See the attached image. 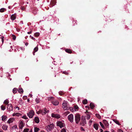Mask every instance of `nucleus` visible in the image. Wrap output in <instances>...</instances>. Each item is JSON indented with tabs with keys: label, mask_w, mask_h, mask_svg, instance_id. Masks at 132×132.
I'll list each match as a JSON object with an SVG mask.
<instances>
[{
	"label": "nucleus",
	"mask_w": 132,
	"mask_h": 132,
	"mask_svg": "<svg viewBox=\"0 0 132 132\" xmlns=\"http://www.w3.org/2000/svg\"><path fill=\"white\" fill-rule=\"evenodd\" d=\"M62 107L64 110H68L69 107V104L67 101H64L62 103Z\"/></svg>",
	"instance_id": "f257e3e1"
},
{
	"label": "nucleus",
	"mask_w": 132,
	"mask_h": 132,
	"mask_svg": "<svg viewBox=\"0 0 132 132\" xmlns=\"http://www.w3.org/2000/svg\"><path fill=\"white\" fill-rule=\"evenodd\" d=\"M75 120L76 123L78 124L80 120V115L78 113L75 114Z\"/></svg>",
	"instance_id": "f03ea898"
},
{
	"label": "nucleus",
	"mask_w": 132,
	"mask_h": 132,
	"mask_svg": "<svg viewBox=\"0 0 132 132\" xmlns=\"http://www.w3.org/2000/svg\"><path fill=\"white\" fill-rule=\"evenodd\" d=\"M27 114L30 118H32L34 115V111L32 110H31L29 113H27Z\"/></svg>",
	"instance_id": "7ed1b4c3"
},
{
	"label": "nucleus",
	"mask_w": 132,
	"mask_h": 132,
	"mask_svg": "<svg viewBox=\"0 0 132 132\" xmlns=\"http://www.w3.org/2000/svg\"><path fill=\"white\" fill-rule=\"evenodd\" d=\"M57 125L59 127L61 128L63 127L64 125V123L62 122L58 121L56 123Z\"/></svg>",
	"instance_id": "20e7f679"
},
{
	"label": "nucleus",
	"mask_w": 132,
	"mask_h": 132,
	"mask_svg": "<svg viewBox=\"0 0 132 132\" xmlns=\"http://www.w3.org/2000/svg\"><path fill=\"white\" fill-rule=\"evenodd\" d=\"M53 128V124H51L48 125L46 128V129L48 131H51Z\"/></svg>",
	"instance_id": "39448f33"
},
{
	"label": "nucleus",
	"mask_w": 132,
	"mask_h": 132,
	"mask_svg": "<svg viewBox=\"0 0 132 132\" xmlns=\"http://www.w3.org/2000/svg\"><path fill=\"white\" fill-rule=\"evenodd\" d=\"M68 119L69 121L72 123L73 122V115L72 114H71L68 116Z\"/></svg>",
	"instance_id": "423d86ee"
},
{
	"label": "nucleus",
	"mask_w": 132,
	"mask_h": 132,
	"mask_svg": "<svg viewBox=\"0 0 132 132\" xmlns=\"http://www.w3.org/2000/svg\"><path fill=\"white\" fill-rule=\"evenodd\" d=\"M51 116L52 117L57 119H59L60 118V115L58 114H55L52 113L51 114Z\"/></svg>",
	"instance_id": "0eeeda50"
},
{
	"label": "nucleus",
	"mask_w": 132,
	"mask_h": 132,
	"mask_svg": "<svg viewBox=\"0 0 132 132\" xmlns=\"http://www.w3.org/2000/svg\"><path fill=\"white\" fill-rule=\"evenodd\" d=\"M7 109L9 111L13 110V108L11 104H8L7 106Z\"/></svg>",
	"instance_id": "6e6552de"
},
{
	"label": "nucleus",
	"mask_w": 132,
	"mask_h": 132,
	"mask_svg": "<svg viewBox=\"0 0 132 132\" xmlns=\"http://www.w3.org/2000/svg\"><path fill=\"white\" fill-rule=\"evenodd\" d=\"M52 103L54 105L56 106L58 105L59 102L57 101L54 100L52 101Z\"/></svg>",
	"instance_id": "1a4fd4ad"
},
{
	"label": "nucleus",
	"mask_w": 132,
	"mask_h": 132,
	"mask_svg": "<svg viewBox=\"0 0 132 132\" xmlns=\"http://www.w3.org/2000/svg\"><path fill=\"white\" fill-rule=\"evenodd\" d=\"M23 126L24 124L23 122L22 121H20L19 125V128L20 129H22Z\"/></svg>",
	"instance_id": "9d476101"
},
{
	"label": "nucleus",
	"mask_w": 132,
	"mask_h": 132,
	"mask_svg": "<svg viewBox=\"0 0 132 132\" xmlns=\"http://www.w3.org/2000/svg\"><path fill=\"white\" fill-rule=\"evenodd\" d=\"M103 121V123L105 127H107L109 126V124L108 122L105 120H104Z\"/></svg>",
	"instance_id": "9b49d317"
},
{
	"label": "nucleus",
	"mask_w": 132,
	"mask_h": 132,
	"mask_svg": "<svg viewBox=\"0 0 132 132\" xmlns=\"http://www.w3.org/2000/svg\"><path fill=\"white\" fill-rule=\"evenodd\" d=\"M81 121L85 124L86 123V122L85 119V117L84 116H82V117Z\"/></svg>",
	"instance_id": "f8f14e48"
},
{
	"label": "nucleus",
	"mask_w": 132,
	"mask_h": 132,
	"mask_svg": "<svg viewBox=\"0 0 132 132\" xmlns=\"http://www.w3.org/2000/svg\"><path fill=\"white\" fill-rule=\"evenodd\" d=\"M34 121L36 123H38L39 122V118L38 117H35L34 118Z\"/></svg>",
	"instance_id": "ddd939ff"
},
{
	"label": "nucleus",
	"mask_w": 132,
	"mask_h": 132,
	"mask_svg": "<svg viewBox=\"0 0 132 132\" xmlns=\"http://www.w3.org/2000/svg\"><path fill=\"white\" fill-rule=\"evenodd\" d=\"M47 112L46 110L45 109H44L43 110H41V114L42 115H44Z\"/></svg>",
	"instance_id": "4468645a"
},
{
	"label": "nucleus",
	"mask_w": 132,
	"mask_h": 132,
	"mask_svg": "<svg viewBox=\"0 0 132 132\" xmlns=\"http://www.w3.org/2000/svg\"><path fill=\"white\" fill-rule=\"evenodd\" d=\"M89 106L92 109H93L95 107V105L92 102H91L90 103Z\"/></svg>",
	"instance_id": "2eb2a0df"
},
{
	"label": "nucleus",
	"mask_w": 132,
	"mask_h": 132,
	"mask_svg": "<svg viewBox=\"0 0 132 132\" xmlns=\"http://www.w3.org/2000/svg\"><path fill=\"white\" fill-rule=\"evenodd\" d=\"M16 18V16L14 14H12L11 17V19L13 20H14Z\"/></svg>",
	"instance_id": "dca6fc26"
},
{
	"label": "nucleus",
	"mask_w": 132,
	"mask_h": 132,
	"mask_svg": "<svg viewBox=\"0 0 132 132\" xmlns=\"http://www.w3.org/2000/svg\"><path fill=\"white\" fill-rule=\"evenodd\" d=\"M14 119H13L11 118L9 119V120L7 121V122L9 123H11L12 122L14 121Z\"/></svg>",
	"instance_id": "f3484780"
},
{
	"label": "nucleus",
	"mask_w": 132,
	"mask_h": 132,
	"mask_svg": "<svg viewBox=\"0 0 132 132\" xmlns=\"http://www.w3.org/2000/svg\"><path fill=\"white\" fill-rule=\"evenodd\" d=\"M94 128L96 130H97L98 129V125L97 124L94 123Z\"/></svg>",
	"instance_id": "a211bd4d"
},
{
	"label": "nucleus",
	"mask_w": 132,
	"mask_h": 132,
	"mask_svg": "<svg viewBox=\"0 0 132 132\" xmlns=\"http://www.w3.org/2000/svg\"><path fill=\"white\" fill-rule=\"evenodd\" d=\"M65 51L66 52L69 53H71L72 52V51L71 50L68 49H66Z\"/></svg>",
	"instance_id": "6ab92c4d"
},
{
	"label": "nucleus",
	"mask_w": 132,
	"mask_h": 132,
	"mask_svg": "<svg viewBox=\"0 0 132 132\" xmlns=\"http://www.w3.org/2000/svg\"><path fill=\"white\" fill-rule=\"evenodd\" d=\"M7 128V126L6 125H4L2 127V128L4 130H6Z\"/></svg>",
	"instance_id": "aec40b11"
},
{
	"label": "nucleus",
	"mask_w": 132,
	"mask_h": 132,
	"mask_svg": "<svg viewBox=\"0 0 132 132\" xmlns=\"http://www.w3.org/2000/svg\"><path fill=\"white\" fill-rule=\"evenodd\" d=\"M18 91L19 93L21 94L23 93V90L22 88H19Z\"/></svg>",
	"instance_id": "412c9836"
},
{
	"label": "nucleus",
	"mask_w": 132,
	"mask_h": 132,
	"mask_svg": "<svg viewBox=\"0 0 132 132\" xmlns=\"http://www.w3.org/2000/svg\"><path fill=\"white\" fill-rule=\"evenodd\" d=\"M88 102V101L87 100L85 99L83 100L82 101V103L84 104H86Z\"/></svg>",
	"instance_id": "4be33fe9"
},
{
	"label": "nucleus",
	"mask_w": 132,
	"mask_h": 132,
	"mask_svg": "<svg viewBox=\"0 0 132 132\" xmlns=\"http://www.w3.org/2000/svg\"><path fill=\"white\" fill-rule=\"evenodd\" d=\"M18 90V89L16 88H14L13 89V93L14 94H15L16 93L17 90Z\"/></svg>",
	"instance_id": "5701e85b"
},
{
	"label": "nucleus",
	"mask_w": 132,
	"mask_h": 132,
	"mask_svg": "<svg viewBox=\"0 0 132 132\" xmlns=\"http://www.w3.org/2000/svg\"><path fill=\"white\" fill-rule=\"evenodd\" d=\"M7 118V117L5 116H3L2 117V120L4 121Z\"/></svg>",
	"instance_id": "b1692460"
},
{
	"label": "nucleus",
	"mask_w": 132,
	"mask_h": 132,
	"mask_svg": "<svg viewBox=\"0 0 132 132\" xmlns=\"http://www.w3.org/2000/svg\"><path fill=\"white\" fill-rule=\"evenodd\" d=\"M113 121L117 124H118V125H120V124L119 123V121L116 119H114L113 120Z\"/></svg>",
	"instance_id": "393cba45"
},
{
	"label": "nucleus",
	"mask_w": 132,
	"mask_h": 132,
	"mask_svg": "<svg viewBox=\"0 0 132 132\" xmlns=\"http://www.w3.org/2000/svg\"><path fill=\"white\" fill-rule=\"evenodd\" d=\"M1 108L2 110H4L6 109V106H4L2 105L1 106Z\"/></svg>",
	"instance_id": "a878e982"
},
{
	"label": "nucleus",
	"mask_w": 132,
	"mask_h": 132,
	"mask_svg": "<svg viewBox=\"0 0 132 132\" xmlns=\"http://www.w3.org/2000/svg\"><path fill=\"white\" fill-rule=\"evenodd\" d=\"M39 129L37 127H35L34 128V132H37L39 130Z\"/></svg>",
	"instance_id": "bb28decb"
},
{
	"label": "nucleus",
	"mask_w": 132,
	"mask_h": 132,
	"mask_svg": "<svg viewBox=\"0 0 132 132\" xmlns=\"http://www.w3.org/2000/svg\"><path fill=\"white\" fill-rule=\"evenodd\" d=\"M95 116L98 119H100L101 118V117L100 115L96 113L95 114Z\"/></svg>",
	"instance_id": "cd10ccee"
},
{
	"label": "nucleus",
	"mask_w": 132,
	"mask_h": 132,
	"mask_svg": "<svg viewBox=\"0 0 132 132\" xmlns=\"http://www.w3.org/2000/svg\"><path fill=\"white\" fill-rule=\"evenodd\" d=\"M56 3V2L55 0L52 1L51 3V4L52 5V6L54 5Z\"/></svg>",
	"instance_id": "c85d7f7f"
},
{
	"label": "nucleus",
	"mask_w": 132,
	"mask_h": 132,
	"mask_svg": "<svg viewBox=\"0 0 132 132\" xmlns=\"http://www.w3.org/2000/svg\"><path fill=\"white\" fill-rule=\"evenodd\" d=\"M6 10L4 8H2L0 9V12H3L5 11H6Z\"/></svg>",
	"instance_id": "c756f323"
},
{
	"label": "nucleus",
	"mask_w": 132,
	"mask_h": 132,
	"mask_svg": "<svg viewBox=\"0 0 132 132\" xmlns=\"http://www.w3.org/2000/svg\"><path fill=\"white\" fill-rule=\"evenodd\" d=\"M9 103V101L8 100H6L4 101V103L6 104H7Z\"/></svg>",
	"instance_id": "7c9ffc66"
},
{
	"label": "nucleus",
	"mask_w": 132,
	"mask_h": 132,
	"mask_svg": "<svg viewBox=\"0 0 132 132\" xmlns=\"http://www.w3.org/2000/svg\"><path fill=\"white\" fill-rule=\"evenodd\" d=\"M40 35V33L39 32H36L34 34V36L36 37H38Z\"/></svg>",
	"instance_id": "2f4dec72"
},
{
	"label": "nucleus",
	"mask_w": 132,
	"mask_h": 132,
	"mask_svg": "<svg viewBox=\"0 0 132 132\" xmlns=\"http://www.w3.org/2000/svg\"><path fill=\"white\" fill-rule=\"evenodd\" d=\"M100 123L101 126L102 127V128L103 129H104L105 128V127L103 123L101 122H100Z\"/></svg>",
	"instance_id": "473e14b6"
},
{
	"label": "nucleus",
	"mask_w": 132,
	"mask_h": 132,
	"mask_svg": "<svg viewBox=\"0 0 132 132\" xmlns=\"http://www.w3.org/2000/svg\"><path fill=\"white\" fill-rule=\"evenodd\" d=\"M29 130V129L26 128L24 129L23 132H28Z\"/></svg>",
	"instance_id": "72a5a7b5"
},
{
	"label": "nucleus",
	"mask_w": 132,
	"mask_h": 132,
	"mask_svg": "<svg viewBox=\"0 0 132 132\" xmlns=\"http://www.w3.org/2000/svg\"><path fill=\"white\" fill-rule=\"evenodd\" d=\"M12 39L14 40H15L16 38V36L14 35H12Z\"/></svg>",
	"instance_id": "f704fd0d"
},
{
	"label": "nucleus",
	"mask_w": 132,
	"mask_h": 132,
	"mask_svg": "<svg viewBox=\"0 0 132 132\" xmlns=\"http://www.w3.org/2000/svg\"><path fill=\"white\" fill-rule=\"evenodd\" d=\"M38 48L37 47H36L34 49V51L35 52H37L38 51Z\"/></svg>",
	"instance_id": "c9c22d12"
},
{
	"label": "nucleus",
	"mask_w": 132,
	"mask_h": 132,
	"mask_svg": "<svg viewBox=\"0 0 132 132\" xmlns=\"http://www.w3.org/2000/svg\"><path fill=\"white\" fill-rule=\"evenodd\" d=\"M17 128V126L16 125H15L13 126L12 127V129H14Z\"/></svg>",
	"instance_id": "e433bc0d"
},
{
	"label": "nucleus",
	"mask_w": 132,
	"mask_h": 132,
	"mask_svg": "<svg viewBox=\"0 0 132 132\" xmlns=\"http://www.w3.org/2000/svg\"><path fill=\"white\" fill-rule=\"evenodd\" d=\"M61 132H66V129L64 128H63L62 129Z\"/></svg>",
	"instance_id": "4c0bfd02"
},
{
	"label": "nucleus",
	"mask_w": 132,
	"mask_h": 132,
	"mask_svg": "<svg viewBox=\"0 0 132 132\" xmlns=\"http://www.w3.org/2000/svg\"><path fill=\"white\" fill-rule=\"evenodd\" d=\"M22 118L23 119H27L28 118L26 117V116H23L22 117Z\"/></svg>",
	"instance_id": "58836bf2"
},
{
	"label": "nucleus",
	"mask_w": 132,
	"mask_h": 132,
	"mask_svg": "<svg viewBox=\"0 0 132 132\" xmlns=\"http://www.w3.org/2000/svg\"><path fill=\"white\" fill-rule=\"evenodd\" d=\"M41 110H40L38 111L36 113L37 114H41Z\"/></svg>",
	"instance_id": "ea45409f"
},
{
	"label": "nucleus",
	"mask_w": 132,
	"mask_h": 132,
	"mask_svg": "<svg viewBox=\"0 0 132 132\" xmlns=\"http://www.w3.org/2000/svg\"><path fill=\"white\" fill-rule=\"evenodd\" d=\"M74 108L76 109H77V110H78V109H79V108L78 106H75V105L74 106Z\"/></svg>",
	"instance_id": "a19ab883"
},
{
	"label": "nucleus",
	"mask_w": 132,
	"mask_h": 132,
	"mask_svg": "<svg viewBox=\"0 0 132 132\" xmlns=\"http://www.w3.org/2000/svg\"><path fill=\"white\" fill-rule=\"evenodd\" d=\"M63 73L66 75H69V73L65 71H63Z\"/></svg>",
	"instance_id": "79ce46f5"
},
{
	"label": "nucleus",
	"mask_w": 132,
	"mask_h": 132,
	"mask_svg": "<svg viewBox=\"0 0 132 132\" xmlns=\"http://www.w3.org/2000/svg\"><path fill=\"white\" fill-rule=\"evenodd\" d=\"M80 125L81 126H84L85 124L81 121L80 123Z\"/></svg>",
	"instance_id": "37998d69"
},
{
	"label": "nucleus",
	"mask_w": 132,
	"mask_h": 132,
	"mask_svg": "<svg viewBox=\"0 0 132 132\" xmlns=\"http://www.w3.org/2000/svg\"><path fill=\"white\" fill-rule=\"evenodd\" d=\"M36 102L37 103H38L39 102V100L38 98H36Z\"/></svg>",
	"instance_id": "c03bdc74"
},
{
	"label": "nucleus",
	"mask_w": 132,
	"mask_h": 132,
	"mask_svg": "<svg viewBox=\"0 0 132 132\" xmlns=\"http://www.w3.org/2000/svg\"><path fill=\"white\" fill-rule=\"evenodd\" d=\"M90 118V116L89 115H87V119L88 120Z\"/></svg>",
	"instance_id": "a18cd8bd"
},
{
	"label": "nucleus",
	"mask_w": 132,
	"mask_h": 132,
	"mask_svg": "<svg viewBox=\"0 0 132 132\" xmlns=\"http://www.w3.org/2000/svg\"><path fill=\"white\" fill-rule=\"evenodd\" d=\"M27 97L26 96H24L23 97V99L24 100H26L27 99Z\"/></svg>",
	"instance_id": "49530a36"
},
{
	"label": "nucleus",
	"mask_w": 132,
	"mask_h": 132,
	"mask_svg": "<svg viewBox=\"0 0 132 132\" xmlns=\"http://www.w3.org/2000/svg\"><path fill=\"white\" fill-rule=\"evenodd\" d=\"M21 9L22 10H24L25 9V8L24 6H22L21 7Z\"/></svg>",
	"instance_id": "de8ad7c7"
},
{
	"label": "nucleus",
	"mask_w": 132,
	"mask_h": 132,
	"mask_svg": "<svg viewBox=\"0 0 132 132\" xmlns=\"http://www.w3.org/2000/svg\"><path fill=\"white\" fill-rule=\"evenodd\" d=\"M80 129L81 131H85V130L82 127H81Z\"/></svg>",
	"instance_id": "09e8293b"
},
{
	"label": "nucleus",
	"mask_w": 132,
	"mask_h": 132,
	"mask_svg": "<svg viewBox=\"0 0 132 132\" xmlns=\"http://www.w3.org/2000/svg\"><path fill=\"white\" fill-rule=\"evenodd\" d=\"M4 38V37H1V38H2V42L3 44V43L4 42V39H3Z\"/></svg>",
	"instance_id": "8fccbe9b"
},
{
	"label": "nucleus",
	"mask_w": 132,
	"mask_h": 132,
	"mask_svg": "<svg viewBox=\"0 0 132 132\" xmlns=\"http://www.w3.org/2000/svg\"><path fill=\"white\" fill-rule=\"evenodd\" d=\"M118 132H123L122 130H121V129H119L118 130Z\"/></svg>",
	"instance_id": "3c124183"
},
{
	"label": "nucleus",
	"mask_w": 132,
	"mask_h": 132,
	"mask_svg": "<svg viewBox=\"0 0 132 132\" xmlns=\"http://www.w3.org/2000/svg\"><path fill=\"white\" fill-rule=\"evenodd\" d=\"M59 94L61 95H62L63 94V93L62 92H59Z\"/></svg>",
	"instance_id": "603ef678"
},
{
	"label": "nucleus",
	"mask_w": 132,
	"mask_h": 132,
	"mask_svg": "<svg viewBox=\"0 0 132 132\" xmlns=\"http://www.w3.org/2000/svg\"><path fill=\"white\" fill-rule=\"evenodd\" d=\"M31 37V38L33 40H35V38L34 37H32V36H31L30 35V37Z\"/></svg>",
	"instance_id": "864d4df0"
},
{
	"label": "nucleus",
	"mask_w": 132,
	"mask_h": 132,
	"mask_svg": "<svg viewBox=\"0 0 132 132\" xmlns=\"http://www.w3.org/2000/svg\"><path fill=\"white\" fill-rule=\"evenodd\" d=\"M32 31H31L30 32H27V33L28 34H31L32 33Z\"/></svg>",
	"instance_id": "5fc2aeb1"
},
{
	"label": "nucleus",
	"mask_w": 132,
	"mask_h": 132,
	"mask_svg": "<svg viewBox=\"0 0 132 132\" xmlns=\"http://www.w3.org/2000/svg\"><path fill=\"white\" fill-rule=\"evenodd\" d=\"M86 108H87L88 109H89V107L88 106H85Z\"/></svg>",
	"instance_id": "6e6d98bb"
},
{
	"label": "nucleus",
	"mask_w": 132,
	"mask_h": 132,
	"mask_svg": "<svg viewBox=\"0 0 132 132\" xmlns=\"http://www.w3.org/2000/svg\"><path fill=\"white\" fill-rule=\"evenodd\" d=\"M17 114H18L17 116H19L20 115H21V114H20V113H17Z\"/></svg>",
	"instance_id": "4d7b16f0"
},
{
	"label": "nucleus",
	"mask_w": 132,
	"mask_h": 132,
	"mask_svg": "<svg viewBox=\"0 0 132 132\" xmlns=\"http://www.w3.org/2000/svg\"><path fill=\"white\" fill-rule=\"evenodd\" d=\"M100 132H103V130L102 129H100Z\"/></svg>",
	"instance_id": "13d9d810"
},
{
	"label": "nucleus",
	"mask_w": 132,
	"mask_h": 132,
	"mask_svg": "<svg viewBox=\"0 0 132 132\" xmlns=\"http://www.w3.org/2000/svg\"><path fill=\"white\" fill-rule=\"evenodd\" d=\"M28 43H26L25 44V45H26V46H27L28 45Z\"/></svg>",
	"instance_id": "bf43d9fd"
},
{
	"label": "nucleus",
	"mask_w": 132,
	"mask_h": 132,
	"mask_svg": "<svg viewBox=\"0 0 132 132\" xmlns=\"http://www.w3.org/2000/svg\"><path fill=\"white\" fill-rule=\"evenodd\" d=\"M111 131H112V132H115L114 130L113 129H111Z\"/></svg>",
	"instance_id": "052dcab7"
},
{
	"label": "nucleus",
	"mask_w": 132,
	"mask_h": 132,
	"mask_svg": "<svg viewBox=\"0 0 132 132\" xmlns=\"http://www.w3.org/2000/svg\"><path fill=\"white\" fill-rule=\"evenodd\" d=\"M27 101L28 102H29L30 101L29 99H28L27 100Z\"/></svg>",
	"instance_id": "680f3d73"
},
{
	"label": "nucleus",
	"mask_w": 132,
	"mask_h": 132,
	"mask_svg": "<svg viewBox=\"0 0 132 132\" xmlns=\"http://www.w3.org/2000/svg\"><path fill=\"white\" fill-rule=\"evenodd\" d=\"M29 132H32V129H31L29 131Z\"/></svg>",
	"instance_id": "e2e57ef3"
},
{
	"label": "nucleus",
	"mask_w": 132,
	"mask_h": 132,
	"mask_svg": "<svg viewBox=\"0 0 132 132\" xmlns=\"http://www.w3.org/2000/svg\"><path fill=\"white\" fill-rule=\"evenodd\" d=\"M35 52L34 51L33 52V54L34 55H35Z\"/></svg>",
	"instance_id": "0e129e2a"
},
{
	"label": "nucleus",
	"mask_w": 132,
	"mask_h": 132,
	"mask_svg": "<svg viewBox=\"0 0 132 132\" xmlns=\"http://www.w3.org/2000/svg\"><path fill=\"white\" fill-rule=\"evenodd\" d=\"M53 97H52L50 98H51L50 99V100H51V99H53Z\"/></svg>",
	"instance_id": "69168bd1"
},
{
	"label": "nucleus",
	"mask_w": 132,
	"mask_h": 132,
	"mask_svg": "<svg viewBox=\"0 0 132 132\" xmlns=\"http://www.w3.org/2000/svg\"><path fill=\"white\" fill-rule=\"evenodd\" d=\"M89 122L90 123H92V120H90Z\"/></svg>",
	"instance_id": "338daca9"
},
{
	"label": "nucleus",
	"mask_w": 132,
	"mask_h": 132,
	"mask_svg": "<svg viewBox=\"0 0 132 132\" xmlns=\"http://www.w3.org/2000/svg\"><path fill=\"white\" fill-rule=\"evenodd\" d=\"M104 132H109V131H104Z\"/></svg>",
	"instance_id": "774afa93"
}]
</instances>
